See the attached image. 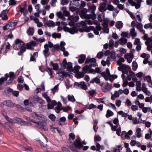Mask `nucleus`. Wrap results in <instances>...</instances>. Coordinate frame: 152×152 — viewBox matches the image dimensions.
<instances>
[{"label":"nucleus","mask_w":152,"mask_h":152,"mask_svg":"<svg viewBox=\"0 0 152 152\" xmlns=\"http://www.w3.org/2000/svg\"><path fill=\"white\" fill-rule=\"evenodd\" d=\"M65 83L66 88H68L72 86V85L70 84V81L67 79H66L65 80Z\"/></svg>","instance_id":"nucleus-59"},{"label":"nucleus","mask_w":152,"mask_h":152,"mask_svg":"<svg viewBox=\"0 0 152 152\" xmlns=\"http://www.w3.org/2000/svg\"><path fill=\"white\" fill-rule=\"evenodd\" d=\"M106 105L110 107H111L112 109L115 110H116V108L115 104H113L111 103H109L107 104H106Z\"/></svg>","instance_id":"nucleus-56"},{"label":"nucleus","mask_w":152,"mask_h":152,"mask_svg":"<svg viewBox=\"0 0 152 152\" xmlns=\"http://www.w3.org/2000/svg\"><path fill=\"white\" fill-rule=\"evenodd\" d=\"M125 61L124 58L123 57L120 58L119 60L117 61V63L118 65H121L122 62H124Z\"/></svg>","instance_id":"nucleus-52"},{"label":"nucleus","mask_w":152,"mask_h":152,"mask_svg":"<svg viewBox=\"0 0 152 152\" xmlns=\"http://www.w3.org/2000/svg\"><path fill=\"white\" fill-rule=\"evenodd\" d=\"M31 116L34 118L38 119L40 121V122H35L34 120H31V122L37 124L39 128L42 129L43 130L45 131L48 130V129L47 127L46 124L47 119L46 118L44 115L34 112L32 114Z\"/></svg>","instance_id":"nucleus-1"},{"label":"nucleus","mask_w":152,"mask_h":152,"mask_svg":"<svg viewBox=\"0 0 152 152\" xmlns=\"http://www.w3.org/2000/svg\"><path fill=\"white\" fill-rule=\"evenodd\" d=\"M15 42L13 48L15 50L20 49V51L18 53V54L21 55L26 51V45L23 41L19 39H17Z\"/></svg>","instance_id":"nucleus-2"},{"label":"nucleus","mask_w":152,"mask_h":152,"mask_svg":"<svg viewBox=\"0 0 152 152\" xmlns=\"http://www.w3.org/2000/svg\"><path fill=\"white\" fill-rule=\"evenodd\" d=\"M21 148H22V149L24 151H26V150H28L31 152L32 151V148L30 147H27V148H25V147L21 146Z\"/></svg>","instance_id":"nucleus-55"},{"label":"nucleus","mask_w":152,"mask_h":152,"mask_svg":"<svg viewBox=\"0 0 152 152\" xmlns=\"http://www.w3.org/2000/svg\"><path fill=\"white\" fill-rule=\"evenodd\" d=\"M137 64L136 62H133L132 63V68L133 70L135 71L136 70L137 68Z\"/></svg>","instance_id":"nucleus-53"},{"label":"nucleus","mask_w":152,"mask_h":152,"mask_svg":"<svg viewBox=\"0 0 152 152\" xmlns=\"http://www.w3.org/2000/svg\"><path fill=\"white\" fill-rule=\"evenodd\" d=\"M35 99L40 104H42L44 102L43 100L37 96L35 97Z\"/></svg>","instance_id":"nucleus-48"},{"label":"nucleus","mask_w":152,"mask_h":152,"mask_svg":"<svg viewBox=\"0 0 152 152\" xmlns=\"http://www.w3.org/2000/svg\"><path fill=\"white\" fill-rule=\"evenodd\" d=\"M130 34L133 38L136 36L137 33L135 31V29L134 28H133L131 29L130 31Z\"/></svg>","instance_id":"nucleus-38"},{"label":"nucleus","mask_w":152,"mask_h":152,"mask_svg":"<svg viewBox=\"0 0 152 152\" xmlns=\"http://www.w3.org/2000/svg\"><path fill=\"white\" fill-rule=\"evenodd\" d=\"M59 85V84H58L56 85L53 88L51 89V91L53 92V94H54L55 92L58 91Z\"/></svg>","instance_id":"nucleus-45"},{"label":"nucleus","mask_w":152,"mask_h":152,"mask_svg":"<svg viewBox=\"0 0 152 152\" xmlns=\"http://www.w3.org/2000/svg\"><path fill=\"white\" fill-rule=\"evenodd\" d=\"M117 77V76L116 75H111L110 77H109V80H110V81H113L114 79L116 78Z\"/></svg>","instance_id":"nucleus-54"},{"label":"nucleus","mask_w":152,"mask_h":152,"mask_svg":"<svg viewBox=\"0 0 152 152\" xmlns=\"http://www.w3.org/2000/svg\"><path fill=\"white\" fill-rule=\"evenodd\" d=\"M94 22L91 20H85L82 21L80 23H77V26L80 27V28H84L86 27V24H92Z\"/></svg>","instance_id":"nucleus-9"},{"label":"nucleus","mask_w":152,"mask_h":152,"mask_svg":"<svg viewBox=\"0 0 152 152\" xmlns=\"http://www.w3.org/2000/svg\"><path fill=\"white\" fill-rule=\"evenodd\" d=\"M80 57V58L78 60V62L80 64H82L84 62L86 58L85 56L84 55H81Z\"/></svg>","instance_id":"nucleus-35"},{"label":"nucleus","mask_w":152,"mask_h":152,"mask_svg":"<svg viewBox=\"0 0 152 152\" xmlns=\"http://www.w3.org/2000/svg\"><path fill=\"white\" fill-rule=\"evenodd\" d=\"M70 0H61V4L64 5L67 4Z\"/></svg>","instance_id":"nucleus-50"},{"label":"nucleus","mask_w":152,"mask_h":152,"mask_svg":"<svg viewBox=\"0 0 152 152\" xmlns=\"http://www.w3.org/2000/svg\"><path fill=\"white\" fill-rule=\"evenodd\" d=\"M98 19L100 21H102L103 20L104 23L102 24V26L103 27L102 29L105 33H108L109 30L108 27V23L109 22V19L108 18L105 19L104 14L103 13L100 14L99 15Z\"/></svg>","instance_id":"nucleus-3"},{"label":"nucleus","mask_w":152,"mask_h":152,"mask_svg":"<svg viewBox=\"0 0 152 152\" xmlns=\"http://www.w3.org/2000/svg\"><path fill=\"white\" fill-rule=\"evenodd\" d=\"M124 57L128 63H130L133 58V54L132 53H126L125 54Z\"/></svg>","instance_id":"nucleus-15"},{"label":"nucleus","mask_w":152,"mask_h":152,"mask_svg":"<svg viewBox=\"0 0 152 152\" xmlns=\"http://www.w3.org/2000/svg\"><path fill=\"white\" fill-rule=\"evenodd\" d=\"M85 28V30L86 32H88L91 31V30H94V27L93 26H90L88 27H86V26L85 27L84 29Z\"/></svg>","instance_id":"nucleus-39"},{"label":"nucleus","mask_w":152,"mask_h":152,"mask_svg":"<svg viewBox=\"0 0 152 152\" xmlns=\"http://www.w3.org/2000/svg\"><path fill=\"white\" fill-rule=\"evenodd\" d=\"M145 43L147 46H149L150 47L152 48V42L149 39L147 40L145 42Z\"/></svg>","instance_id":"nucleus-58"},{"label":"nucleus","mask_w":152,"mask_h":152,"mask_svg":"<svg viewBox=\"0 0 152 152\" xmlns=\"http://www.w3.org/2000/svg\"><path fill=\"white\" fill-rule=\"evenodd\" d=\"M142 90L145 94H146V95L148 96H150L151 94V93L150 91H148L147 88L145 87H142Z\"/></svg>","instance_id":"nucleus-31"},{"label":"nucleus","mask_w":152,"mask_h":152,"mask_svg":"<svg viewBox=\"0 0 152 152\" xmlns=\"http://www.w3.org/2000/svg\"><path fill=\"white\" fill-rule=\"evenodd\" d=\"M69 138L68 140V143H72L75 139V135L72 133H70L69 134Z\"/></svg>","instance_id":"nucleus-23"},{"label":"nucleus","mask_w":152,"mask_h":152,"mask_svg":"<svg viewBox=\"0 0 152 152\" xmlns=\"http://www.w3.org/2000/svg\"><path fill=\"white\" fill-rule=\"evenodd\" d=\"M79 17L77 15L74 16L73 15L70 16L68 18V19L70 20H73L75 22L77 21L79 19Z\"/></svg>","instance_id":"nucleus-25"},{"label":"nucleus","mask_w":152,"mask_h":152,"mask_svg":"<svg viewBox=\"0 0 152 152\" xmlns=\"http://www.w3.org/2000/svg\"><path fill=\"white\" fill-rule=\"evenodd\" d=\"M141 129L140 128H137L136 129V136L138 138H140L142 134L141 133Z\"/></svg>","instance_id":"nucleus-41"},{"label":"nucleus","mask_w":152,"mask_h":152,"mask_svg":"<svg viewBox=\"0 0 152 152\" xmlns=\"http://www.w3.org/2000/svg\"><path fill=\"white\" fill-rule=\"evenodd\" d=\"M8 11L7 10H5L2 12L0 14V17H2V19L3 20H7L8 18L6 14L8 13Z\"/></svg>","instance_id":"nucleus-20"},{"label":"nucleus","mask_w":152,"mask_h":152,"mask_svg":"<svg viewBox=\"0 0 152 152\" xmlns=\"http://www.w3.org/2000/svg\"><path fill=\"white\" fill-rule=\"evenodd\" d=\"M88 6V7L90 9L92 10L93 12H92V14L87 15L86 14H84V18H88L91 19L92 20L96 19V16L95 14L94 11L96 9V7L94 4L91 5V4L88 3L87 4Z\"/></svg>","instance_id":"nucleus-5"},{"label":"nucleus","mask_w":152,"mask_h":152,"mask_svg":"<svg viewBox=\"0 0 152 152\" xmlns=\"http://www.w3.org/2000/svg\"><path fill=\"white\" fill-rule=\"evenodd\" d=\"M136 90L139 91L141 90V82L140 81H137L136 82Z\"/></svg>","instance_id":"nucleus-37"},{"label":"nucleus","mask_w":152,"mask_h":152,"mask_svg":"<svg viewBox=\"0 0 152 152\" xmlns=\"http://www.w3.org/2000/svg\"><path fill=\"white\" fill-rule=\"evenodd\" d=\"M119 51L121 54H124L127 51V50L124 48H121L119 49Z\"/></svg>","instance_id":"nucleus-60"},{"label":"nucleus","mask_w":152,"mask_h":152,"mask_svg":"<svg viewBox=\"0 0 152 152\" xmlns=\"http://www.w3.org/2000/svg\"><path fill=\"white\" fill-rule=\"evenodd\" d=\"M57 132L60 135H63L64 134V132L59 128H58V129L57 130Z\"/></svg>","instance_id":"nucleus-62"},{"label":"nucleus","mask_w":152,"mask_h":152,"mask_svg":"<svg viewBox=\"0 0 152 152\" xmlns=\"http://www.w3.org/2000/svg\"><path fill=\"white\" fill-rule=\"evenodd\" d=\"M38 142L40 144L42 147L44 148H43V149L45 152H50V150L49 148H46L45 145L44 146L43 145V142H41L40 140H38Z\"/></svg>","instance_id":"nucleus-32"},{"label":"nucleus","mask_w":152,"mask_h":152,"mask_svg":"<svg viewBox=\"0 0 152 152\" xmlns=\"http://www.w3.org/2000/svg\"><path fill=\"white\" fill-rule=\"evenodd\" d=\"M113 113L111 110H108L107 112V114L106 115V116L107 118H108L110 116L113 115Z\"/></svg>","instance_id":"nucleus-49"},{"label":"nucleus","mask_w":152,"mask_h":152,"mask_svg":"<svg viewBox=\"0 0 152 152\" xmlns=\"http://www.w3.org/2000/svg\"><path fill=\"white\" fill-rule=\"evenodd\" d=\"M120 44L123 45L125 44L127 42V39L124 38H121L118 40Z\"/></svg>","instance_id":"nucleus-33"},{"label":"nucleus","mask_w":152,"mask_h":152,"mask_svg":"<svg viewBox=\"0 0 152 152\" xmlns=\"http://www.w3.org/2000/svg\"><path fill=\"white\" fill-rule=\"evenodd\" d=\"M50 130L53 133H56L57 132L58 128H56L53 127L51 125L50 126Z\"/></svg>","instance_id":"nucleus-61"},{"label":"nucleus","mask_w":152,"mask_h":152,"mask_svg":"<svg viewBox=\"0 0 152 152\" xmlns=\"http://www.w3.org/2000/svg\"><path fill=\"white\" fill-rule=\"evenodd\" d=\"M83 145L81 142L80 140H75L74 145L71 146L70 149L73 152H77V150L82 148Z\"/></svg>","instance_id":"nucleus-6"},{"label":"nucleus","mask_w":152,"mask_h":152,"mask_svg":"<svg viewBox=\"0 0 152 152\" xmlns=\"http://www.w3.org/2000/svg\"><path fill=\"white\" fill-rule=\"evenodd\" d=\"M115 26L117 28H121L123 26V23L121 21H118L116 22Z\"/></svg>","instance_id":"nucleus-40"},{"label":"nucleus","mask_w":152,"mask_h":152,"mask_svg":"<svg viewBox=\"0 0 152 152\" xmlns=\"http://www.w3.org/2000/svg\"><path fill=\"white\" fill-rule=\"evenodd\" d=\"M48 17L46 16L45 17L44 19V23H46L47 25L48 26H52L54 25V23L51 20H47Z\"/></svg>","instance_id":"nucleus-18"},{"label":"nucleus","mask_w":152,"mask_h":152,"mask_svg":"<svg viewBox=\"0 0 152 152\" xmlns=\"http://www.w3.org/2000/svg\"><path fill=\"white\" fill-rule=\"evenodd\" d=\"M49 118L52 121H54L56 117L53 114H51L48 116Z\"/></svg>","instance_id":"nucleus-64"},{"label":"nucleus","mask_w":152,"mask_h":152,"mask_svg":"<svg viewBox=\"0 0 152 152\" xmlns=\"http://www.w3.org/2000/svg\"><path fill=\"white\" fill-rule=\"evenodd\" d=\"M75 2V1H70L69 4V10L70 11L72 12L76 10V7H75L72 6L73 5H75L74 3Z\"/></svg>","instance_id":"nucleus-27"},{"label":"nucleus","mask_w":152,"mask_h":152,"mask_svg":"<svg viewBox=\"0 0 152 152\" xmlns=\"http://www.w3.org/2000/svg\"><path fill=\"white\" fill-rule=\"evenodd\" d=\"M15 25V24L14 22H10L3 27V29L4 31L8 29L10 27L14 26Z\"/></svg>","instance_id":"nucleus-21"},{"label":"nucleus","mask_w":152,"mask_h":152,"mask_svg":"<svg viewBox=\"0 0 152 152\" xmlns=\"http://www.w3.org/2000/svg\"><path fill=\"white\" fill-rule=\"evenodd\" d=\"M65 67H66L69 70L72 72L73 69H74V68H72V64L71 62H68L66 65V66H65Z\"/></svg>","instance_id":"nucleus-42"},{"label":"nucleus","mask_w":152,"mask_h":152,"mask_svg":"<svg viewBox=\"0 0 152 152\" xmlns=\"http://www.w3.org/2000/svg\"><path fill=\"white\" fill-rule=\"evenodd\" d=\"M109 59H110L109 57H108L106 61L102 60L101 61V64L102 65L104 66H105L106 65H107L108 66H109L110 63V61H109Z\"/></svg>","instance_id":"nucleus-29"},{"label":"nucleus","mask_w":152,"mask_h":152,"mask_svg":"<svg viewBox=\"0 0 152 152\" xmlns=\"http://www.w3.org/2000/svg\"><path fill=\"white\" fill-rule=\"evenodd\" d=\"M50 65L53 67V69L55 70H58L59 68L58 64L57 63H54L52 61L50 62Z\"/></svg>","instance_id":"nucleus-24"},{"label":"nucleus","mask_w":152,"mask_h":152,"mask_svg":"<svg viewBox=\"0 0 152 152\" xmlns=\"http://www.w3.org/2000/svg\"><path fill=\"white\" fill-rule=\"evenodd\" d=\"M66 120V118L65 117L61 118L60 120L59 121V124L61 125H65L66 124L65 122Z\"/></svg>","instance_id":"nucleus-28"},{"label":"nucleus","mask_w":152,"mask_h":152,"mask_svg":"<svg viewBox=\"0 0 152 152\" xmlns=\"http://www.w3.org/2000/svg\"><path fill=\"white\" fill-rule=\"evenodd\" d=\"M118 114L120 115H121L123 117H126L127 116V114L126 113H124L123 111L121 110L119 111L118 112Z\"/></svg>","instance_id":"nucleus-51"},{"label":"nucleus","mask_w":152,"mask_h":152,"mask_svg":"<svg viewBox=\"0 0 152 152\" xmlns=\"http://www.w3.org/2000/svg\"><path fill=\"white\" fill-rule=\"evenodd\" d=\"M110 56L111 58V60L112 61L116 58L115 54L113 51H112L110 54Z\"/></svg>","instance_id":"nucleus-47"},{"label":"nucleus","mask_w":152,"mask_h":152,"mask_svg":"<svg viewBox=\"0 0 152 152\" xmlns=\"http://www.w3.org/2000/svg\"><path fill=\"white\" fill-rule=\"evenodd\" d=\"M4 104L7 106L9 107H12L14 106L12 102L11 101L9 100L4 102Z\"/></svg>","instance_id":"nucleus-36"},{"label":"nucleus","mask_w":152,"mask_h":152,"mask_svg":"<svg viewBox=\"0 0 152 152\" xmlns=\"http://www.w3.org/2000/svg\"><path fill=\"white\" fill-rule=\"evenodd\" d=\"M14 75V73L12 72H10L9 73H7L5 75L6 80L9 78L8 82L6 83L7 85H8L12 82L13 79Z\"/></svg>","instance_id":"nucleus-12"},{"label":"nucleus","mask_w":152,"mask_h":152,"mask_svg":"<svg viewBox=\"0 0 152 152\" xmlns=\"http://www.w3.org/2000/svg\"><path fill=\"white\" fill-rule=\"evenodd\" d=\"M83 71L85 73H92L95 74V72H94L92 69H91L89 66H84L83 69Z\"/></svg>","instance_id":"nucleus-16"},{"label":"nucleus","mask_w":152,"mask_h":152,"mask_svg":"<svg viewBox=\"0 0 152 152\" xmlns=\"http://www.w3.org/2000/svg\"><path fill=\"white\" fill-rule=\"evenodd\" d=\"M65 44L66 43L64 42L61 41L60 42V45L57 44L55 45L54 48L60 50L62 51H64L65 50V48L64 46Z\"/></svg>","instance_id":"nucleus-13"},{"label":"nucleus","mask_w":152,"mask_h":152,"mask_svg":"<svg viewBox=\"0 0 152 152\" xmlns=\"http://www.w3.org/2000/svg\"><path fill=\"white\" fill-rule=\"evenodd\" d=\"M81 68L80 66H76L74 67V69H73L72 72L75 73L76 77L77 78H83L85 73L82 72H79V69Z\"/></svg>","instance_id":"nucleus-7"},{"label":"nucleus","mask_w":152,"mask_h":152,"mask_svg":"<svg viewBox=\"0 0 152 152\" xmlns=\"http://www.w3.org/2000/svg\"><path fill=\"white\" fill-rule=\"evenodd\" d=\"M35 23L37 24V26L38 27H42L43 25L42 23L39 21L38 18L35 20Z\"/></svg>","instance_id":"nucleus-46"},{"label":"nucleus","mask_w":152,"mask_h":152,"mask_svg":"<svg viewBox=\"0 0 152 152\" xmlns=\"http://www.w3.org/2000/svg\"><path fill=\"white\" fill-rule=\"evenodd\" d=\"M80 87L81 89L85 90L88 89L87 87L84 82H81L80 83Z\"/></svg>","instance_id":"nucleus-30"},{"label":"nucleus","mask_w":152,"mask_h":152,"mask_svg":"<svg viewBox=\"0 0 152 152\" xmlns=\"http://www.w3.org/2000/svg\"><path fill=\"white\" fill-rule=\"evenodd\" d=\"M5 118L7 120L9 121V124H7V123H6L7 125H8L9 127H10V126L12 125L13 123L18 124L21 125H24L25 122L23 121L22 120L19 118H15L13 120H12L8 117L6 115H4Z\"/></svg>","instance_id":"nucleus-4"},{"label":"nucleus","mask_w":152,"mask_h":152,"mask_svg":"<svg viewBox=\"0 0 152 152\" xmlns=\"http://www.w3.org/2000/svg\"><path fill=\"white\" fill-rule=\"evenodd\" d=\"M89 95L91 96H93L95 94L96 92L95 91L91 90L88 92Z\"/></svg>","instance_id":"nucleus-63"},{"label":"nucleus","mask_w":152,"mask_h":152,"mask_svg":"<svg viewBox=\"0 0 152 152\" xmlns=\"http://www.w3.org/2000/svg\"><path fill=\"white\" fill-rule=\"evenodd\" d=\"M42 95V96L46 99L48 103L47 104L48 108L51 109L53 108L54 106L51 103V100L49 97L45 93H43Z\"/></svg>","instance_id":"nucleus-10"},{"label":"nucleus","mask_w":152,"mask_h":152,"mask_svg":"<svg viewBox=\"0 0 152 152\" xmlns=\"http://www.w3.org/2000/svg\"><path fill=\"white\" fill-rule=\"evenodd\" d=\"M44 48L45 49L43 51V53L45 56H48L50 55L49 52V49L48 48V45L47 44H46L44 45Z\"/></svg>","instance_id":"nucleus-22"},{"label":"nucleus","mask_w":152,"mask_h":152,"mask_svg":"<svg viewBox=\"0 0 152 152\" xmlns=\"http://www.w3.org/2000/svg\"><path fill=\"white\" fill-rule=\"evenodd\" d=\"M136 1V3L135 1H133V0H128V2L131 6H135L136 9H138L140 7V3L142 1V0H134Z\"/></svg>","instance_id":"nucleus-11"},{"label":"nucleus","mask_w":152,"mask_h":152,"mask_svg":"<svg viewBox=\"0 0 152 152\" xmlns=\"http://www.w3.org/2000/svg\"><path fill=\"white\" fill-rule=\"evenodd\" d=\"M121 136L122 139L123 140H125L126 139H129V136L127 134L126 132L125 131L122 132Z\"/></svg>","instance_id":"nucleus-26"},{"label":"nucleus","mask_w":152,"mask_h":152,"mask_svg":"<svg viewBox=\"0 0 152 152\" xmlns=\"http://www.w3.org/2000/svg\"><path fill=\"white\" fill-rule=\"evenodd\" d=\"M111 129L113 131H116V134L118 135L119 136L120 135L121 132V129L120 127H118L117 128V129H116V128H117L118 126L117 125L116 126H112V125L111 124Z\"/></svg>","instance_id":"nucleus-19"},{"label":"nucleus","mask_w":152,"mask_h":152,"mask_svg":"<svg viewBox=\"0 0 152 152\" xmlns=\"http://www.w3.org/2000/svg\"><path fill=\"white\" fill-rule=\"evenodd\" d=\"M109 44L110 48L112 49L113 48L114 45V41L112 39L110 40L109 42Z\"/></svg>","instance_id":"nucleus-57"},{"label":"nucleus","mask_w":152,"mask_h":152,"mask_svg":"<svg viewBox=\"0 0 152 152\" xmlns=\"http://www.w3.org/2000/svg\"><path fill=\"white\" fill-rule=\"evenodd\" d=\"M104 77L106 80H109V77L111 75L109 70L108 69H106V72H103L101 74Z\"/></svg>","instance_id":"nucleus-17"},{"label":"nucleus","mask_w":152,"mask_h":152,"mask_svg":"<svg viewBox=\"0 0 152 152\" xmlns=\"http://www.w3.org/2000/svg\"><path fill=\"white\" fill-rule=\"evenodd\" d=\"M107 4V3L106 2L101 3L99 4V10L102 12L106 11L107 9L106 7Z\"/></svg>","instance_id":"nucleus-14"},{"label":"nucleus","mask_w":152,"mask_h":152,"mask_svg":"<svg viewBox=\"0 0 152 152\" xmlns=\"http://www.w3.org/2000/svg\"><path fill=\"white\" fill-rule=\"evenodd\" d=\"M67 98L68 100L69 101L72 102H74L75 101V99L74 98V97L73 95H68L67 96Z\"/></svg>","instance_id":"nucleus-44"},{"label":"nucleus","mask_w":152,"mask_h":152,"mask_svg":"<svg viewBox=\"0 0 152 152\" xmlns=\"http://www.w3.org/2000/svg\"><path fill=\"white\" fill-rule=\"evenodd\" d=\"M80 28V27L77 26L76 25V26H74L70 28L67 27H64V30L65 31L68 32L72 34H74Z\"/></svg>","instance_id":"nucleus-8"},{"label":"nucleus","mask_w":152,"mask_h":152,"mask_svg":"<svg viewBox=\"0 0 152 152\" xmlns=\"http://www.w3.org/2000/svg\"><path fill=\"white\" fill-rule=\"evenodd\" d=\"M61 34L60 33H54L52 34V37L54 38H59L61 37Z\"/></svg>","instance_id":"nucleus-43"},{"label":"nucleus","mask_w":152,"mask_h":152,"mask_svg":"<svg viewBox=\"0 0 152 152\" xmlns=\"http://www.w3.org/2000/svg\"><path fill=\"white\" fill-rule=\"evenodd\" d=\"M34 32V30L33 28L29 27L27 30V33L29 35L31 36L33 35Z\"/></svg>","instance_id":"nucleus-34"}]
</instances>
